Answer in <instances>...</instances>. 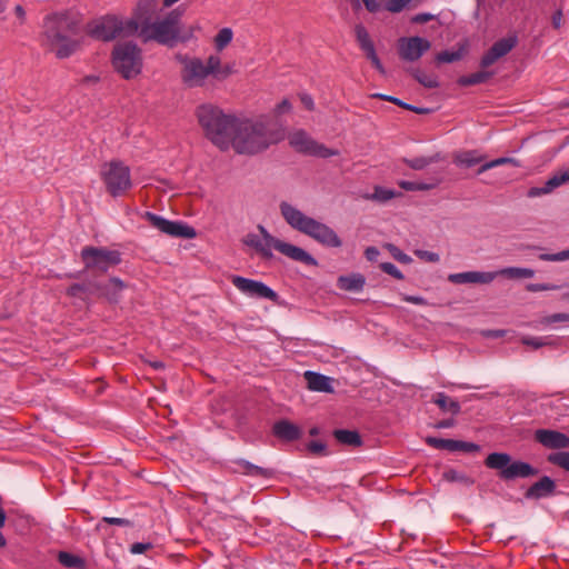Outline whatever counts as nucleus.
Segmentation results:
<instances>
[{
  "mask_svg": "<svg viewBox=\"0 0 569 569\" xmlns=\"http://www.w3.org/2000/svg\"><path fill=\"white\" fill-rule=\"evenodd\" d=\"M196 113L208 139L223 151L232 147L240 154H257L286 136L283 124L268 117L238 119L210 103L198 107Z\"/></svg>",
  "mask_w": 569,
  "mask_h": 569,
  "instance_id": "nucleus-1",
  "label": "nucleus"
},
{
  "mask_svg": "<svg viewBox=\"0 0 569 569\" xmlns=\"http://www.w3.org/2000/svg\"><path fill=\"white\" fill-rule=\"evenodd\" d=\"M152 548V543L150 542H136L131 545L130 552L132 555H140L143 553Z\"/></svg>",
  "mask_w": 569,
  "mask_h": 569,
  "instance_id": "nucleus-53",
  "label": "nucleus"
},
{
  "mask_svg": "<svg viewBox=\"0 0 569 569\" xmlns=\"http://www.w3.org/2000/svg\"><path fill=\"white\" fill-rule=\"evenodd\" d=\"M507 163H511L513 166H519L518 161L513 158H508V157H502V158H498V159H495V160H491V161H488V162H485L479 169H478V174H481L490 169H493L496 167H499V166H502V164H507Z\"/></svg>",
  "mask_w": 569,
  "mask_h": 569,
  "instance_id": "nucleus-41",
  "label": "nucleus"
},
{
  "mask_svg": "<svg viewBox=\"0 0 569 569\" xmlns=\"http://www.w3.org/2000/svg\"><path fill=\"white\" fill-rule=\"evenodd\" d=\"M102 521H104L109 525H114V526H128L129 525V520H127L124 518H117V517H104L102 519Z\"/></svg>",
  "mask_w": 569,
  "mask_h": 569,
  "instance_id": "nucleus-58",
  "label": "nucleus"
},
{
  "mask_svg": "<svg viewBox=\"0 0 569 569\" xmlns=\"http://www.w3.org/2000/svg\"><path fill=\"white\" fill-rule=\"evenodd\" d=\"M561 286L553 283H529L526 289L530 292L559 290Z\"/></svg>",
  "mask_w": 569,
  "mask_h": 569,
  "instance_id": "nucleus-47",
  "label": "nucleus"
},
{
  "mask_svg": "<svg viewBox=\"0 0 569 569\" xmlns=\"http://www.w3.org/2000/svg\"><path fill=\"white\" fill-rule=\"evenodd\" d=\"M547 460L550 463L556 465L565 469L566 471H569V451H559L550 453Z\"/></svg>",
  "mask_w": 569,
  "mask_h": 569,
  "instance_id": "nucleus-39",
  "label": "nucleus"
},
{
  "mask_svg": "<svg viewBox=\"0 0 569 569\" xmlns=\"http://www.w3.org/2000/svg\"><path fill=\"white\" fill-rule=\"evenodd\" d=\"M521 342L526 346L539 349L545 346H553V341L548 337H523Z\"/></svg>",
  "mask_w": 569,
  "mask_h": 569,
  "instance_id": "nucleus-43",
  "label": "nucleus"
},
{
  "mask_svg": "<svg viewBox=\"0 0 569 569\" xmlns=\"http://www.w3.org/2000/svg\"><path fill=\"white\" fill-rule=\"evenodd\" d=\"M453 439H442L436 437H428L426 442L436 449H442L448 451H453Z\"/></svg>",
  "mask_w": 569,
  "mask_h": 569,
  "instance_id": "nucleus-42",
  "label": "nucleus"
},
{
  "mask_svg": "<svg viewBox=\"0 0 569 569\" xmlns=\"http://www.w3.org/2000/svg\"><path fill=\"white\" fill-rule=\"evenodd\" d=\"M289 144L298 152L329 158L337 156L338 151L327 148L315 141L305 130H296L288 136Z\"/></svg>",
  "mask_w": 569,
  "mask_h": 569,
  "instance_id": "nucleus-12",
  "label": "nucleus"
},
{
  "mask_svg": "<svg viewBox=\"0 0 569 569\" xmlns=\"http://www.w3.org/2000/svg\"><path fill=\"white\" fill-rule=\"evenodd\" d=\"M478 450H479V446L473 442H467V441H460V440L453 441V451L473 452V451H478Z\"/></svg>",
  "mask_w": 569,
  "mask_h": 569,
  "instance_id": "nucleus-50",
  "label": "nucleus"
},
{
  "mask_svg": "<svg viewBox=\"0 0 569 569\" xmlns=\"http://www.w3.org/2000/svg\"><path fill=\"white\" fill-rule=\"evenodd\" d=\"M366 286V278L359 272L339 276L337 287L348 292H360Z\"/></svg>",
  "mask_w": 569,
  "mask_h": 569,
  "instance_id": "nucleus-21",
  "label": "nucleus"
},
{
  "mask_svg": "<svg viewBox=\"0 0 569 569\" xmlns=\"http://www.w3.org/2000/svg\"><path fill=\"white\" fill-rule=\"evenodd\" d=\"M183 10L173 9L162 18L144 22L138 30L143 42L156 41L164 46H173L178 41H187V37L180 36V22Z\"/></svg>",
  "mask_w": 569,
  "mask_h": 569,
  "instance_id": "nucleus-6",
  "label": "nucleus"
},
{
  "mask_svg": "<svg viewBox=\"0 0 569 569\" xmlns=\"http://www.w3.org/2000/svg\"><path fill=\"white\" fill-rule=\"evenodd\" d=\"M539 259L542 261H566L569 260V249L557 253H541Z\"/></svg>",
  "mask_w": 569,
  "mask_h": 569,
  "instance_id": "nucleus-45",
  "label": "nucleus"
},
{
  "mask_svg": "<svg viewBox=\"0 0 569 569\" xmlns=\"http://www.w3.org/2000/svg\"><path fill=\"white\" fill-rule=\"evenodd\" d=\"M305 378L308 383V388L312 391H318V392H331L332 391L331 379L327 376H323L321 373H317L313 371H306Z\"/></svg>",
  "mask_w": 569,
  "mask_h": 569,
  "instance_id": "nucleus-23",
  "label": "nucleus"
},
{
  "mask_svg": "<svg viewBox=\"0 0 569 569\" xmlns=\"http://www.w3.org/2000/svg\"><path fill=\"white\" fill-rule=\"evenodd\" d=\"M333 436L340 443L343 445L353 447L361 445V438L355 430L338 429L335 430Z\"/></svg>",
  "mask_w": 569,
  "mask_h": 569,
  "instance_id": "nucleus-30",
  "label": "nucleus"
},
{
  "mask_svg": "<svg viewBox=\"0 0 569 569\" xmlns=\"http://www.w3.org/2000/svg\"><path fill=\"white\" fill-rule=\"evenodd\" d=\"M237 463H238L240 470L243 473L249 475V476L269 477L271 475V472L268 469H264L262 467L252 465V463H250L249 461H246V460H239Z\"/></svg>",
  "mask_w": 569,
  "mask_h": 569,
  "instance_id": "nucleus-35",
  "label": "nucleus"
},
{
  "mask_svg": "<svg viewBox=\"0 0 569 569\" xmlns=\"http://www.w3.org/2000/svg\"><path fill=\"white\" fill-rule=\"evenodd\" d=\"M382 1L383 0H362L369 12H378L382 7Z\"/></svg>",
  "mask_w": 569,
  "mask_h": 569,
  "instance_id": "nucleus-56",
  "label": "nucleus"
},
{
  "mask_svg": "<svg viewBox=\"0 0 569 569\" xmlns=\"http://www.w3.org/2000/svg\"><path fill=\"white\" fill-rule=\"evenodd\" d=\"M86 290L87 288L83 284L76 283L68 288L67 293L70 297L83 298Z\"/></svg>",
  "mask_w": 569,
  "mask_h": 569,
  "instance_id": "nucleus-54",
  "label": "nucleus"
},
{
  "mask_svg": "<svg viewBox=\"0 0 569 569\" xmlns=\"http://www.w3.org/2000/svg\"><path fill=\"white\" fill-rule=\"evenodd\" d=\"M388 249L391 256L401 263H410L412 259L405 252H402L398 247L393 244H388Z\"/></svg>",
  "mask_w": 569,
  "mask_h": 569,
  "instance_id": "nucleus-51",
  "label": "nucleus"
},
{
  "mask_svg": "<svg viewBox=\"0 0 569 569\" xmlns=\"http://www.w3.org/2000/svg\"><path fill=\"white\" fill-rule=\"evenodd\" d=\"M100 179L107 192L113 198L126 194L132 188L131 170L118 159L101 164Z\"/></svg>",
  "mask_w": 569,
  "mask_h": 569,
  "instance_id": "nucleus-8",
  "label": "nucleus"
},
{
  "mask_svg": "<svg viewBox=\"0 0 569 569\" xmlns=\"http://www.w3.org/2000/svg\"><path fill=\"white\" fill-rule=\"evenodd\" d=\"M281 217L293 230L306 234L328 248H339L342 241L328 224L307 216L293 204L282 201L279 206Z\"/></svg>",
  "mask_w": 569,
  "mask_h": 569,
  "instance_id": "nucleus-4",
  "label": "nucleus"
},
{
  "mask_svg": "<svg viewBox=\"0 0 569 569\" xmlns=\"http://www.w3.org/2000/svg\"><path fill=\"white\" fill-rule=\"evenodd\" d=\"M491 72L478 71L468 76H462L458 79V83L462 87L475 86L486 82L490 77Z\"/></svg>",
  "mask_w": 569,
  "mask_h": 569,
  "instance_id": "nucleus-33",
  "label": "nucleus"
},
{
  "mask_svg": "<svg viewBox=\"0 0 569 569\" xmlns=\"http://www.w3.org/2000/svg\"><path fill=\"white\" fill-rule=\"evenodd\" d=\"M435 18L431 13H418L412 18L415 23H426Z\"/></svg>",
  "mask_w": 569,
  "mask_h": 569,
  "instance_id": "nucleus-60",
  "label": "nucleus"
},
{
  "mask_svg": "<svg viewBox=\"0 0 569 569\" xmlns=\"http://www.w3.org/2000/svg\"><path fill=\"white\" fill-rule=\"evenodd\" d=\"M485 157L475 150L461 151L455 156V163L459 167L471 168L480 162Z\"/></svg>",
  "mask_w": 569,
  "mask_h": 569,
  "instance_id": "nucleus-27",
  "label": "nucleus"
},
{
  "mask_svg": "<svg viewBox=\"0 0 569 569\" xmlns=\"http://www.w3.org/2000/svg\"><path fill=\"white\" fill-rule=\"evenodd\" d=\"M498 276H503L509 279H528L535 276V270L530 268L520 267H507L500 270L493 271Z\"/></svg>",
  "mask_w": 569,
  "mask_h": 569,
  "instance_id": "nucleus-28",
  "label": "nucleus"
},
{
  "mask_svg": "<svg viewBox=\"0 0 569 569\" xmlns=\"http://www.w3.org/2000/svg\"><path fill=\"white\" fill-rule=\"evenodd\" d=\"M398 196H400V193L396 192L392 189L376 186L373 189V192L365 194L363 198L367 200H372V201H377L380 203H385Z\"/></svg>",
  "mask_w": 569,
  "mask_h": 569,
  "instance_id": "nucleus-29",
  "label": "nucleus"
},
{
  "mask_svg": "<svg viewBox=\"0 0 569 569\" xmlns=\"http://www.w3.org/2000/svg\"><path fill=\"white\" fill-rule=\"evenodd\" d=\"M486 466L490 469L500 471V477L505 480H512L516 478H529L536 476V470L531 465L523 461L511 462V457L505 452L490 453L485 461Z\"/></svg>",
  "mask_w": 569,
  "mask_h": 569,
  "instance_id": "nucleus-10",
  "label": "nucleus"
},
{
  "mask_svg": "<svg viewBox=\"0 0 569 569\" xmlns=\"http://www.w3.org/2000/svg\"><path fill=\"white\" fill-rule=\"evenodd\" d=\"M231 283L248 298L270 300L274 303L278 302V293L262 281L241 276H232Z\"/></svg>",
  "mask_w": 569,
  "mask_h": 569,
  "instance_id": "nucleus-13",
  "label": "nucleus"
},
{
  "mask_svg": "<svg viewBox=\"0 0 569 569\" xmlns=\"http://www.w3.org/2000/svg\"><path fill=\"white\" fill-rule=\"evenodd\" d=\"M380 269L398 280H402L405 278L403 273L391 262H382L380 264Z\"/></svg>",
  "mask_w": 569,
  "mask_h": 569,
  "instance_id": "nucleus-49",
  "label": "nucleus"
},
{
  "mask_svg": "<svg viewBox=\"0 0 569 569\" xmlns=\"http://www.w3.org/2000/svg\"><path fill=\"white\" fill-rule=\"evenodd\" d=\"M124 287L126 286L122 280L119 278H111L108 283L99 287V291L100 295L106 297L109 301L117 302Z\"/></svg>",
  "mask_w": 569,
  "mask_h": 569,
  "instance_id": "nucleus-26",
  "label": "nucleus"
},
{
  "mask_svg": "<svg viewBox=\"0 0 569 569\" xmlns=\"http://www.w3.org/2000/svg\"><path fill=\"white\" fill-rule=\"evenodd\" d=\"M308 449L310 452H312L315 455H321V453H325L326 446H325V443H322L320 441H311L308 445Z\"/></svg>",
  "mask_w": 569,
  "mask_h": 569,
  "instance_id": "nucleus-57",
  "label": "nucleus"
},
{
  "mask_svg": "<svg viewBox=\"0 0 569 569\" xmlns=\"http://www.w3.org/2000/svg\"><path fill=\"white\" fill-rule=\"evenodd\" d=\"M441 176H435L430 178L428 181H408L400 180L398 182L399 187L407 191H428L437 188L442 182Z\"/></svg>",
  "mask_w": 569,
  "mask_h": 569,
  "instance_id": "nucleus-25",
  "label": "nucleus"
},
{
  "mask_svg": "<svg viewBox=\"0 0 569 569\" xmlns=\"http://www.w3.org/2000/svg\"><path fill=\"white\" fill-rule=\"evenodd\" d=\"M416 256L428 262H438L440 260L438 253L427 250H417Z\"/></svg>",
  "mask_w": 569,
  "mask_h": 569,
  "instance_id": "nucleus-52",
  "label": "nucleus"
},
{
  "mask_svg": "<svg viewBox=\"0 0 569 569\" xmlns=\"http://www.w3.org/2000/svg\"><path fill=\"white\" fill-rule=\"evenodd\" d=\"M142 217L156 229L159 231L171 236V237H180L186 239H192L196 237V230L183 222L170 221L166 218L152 213L150 211H146Z\"/></svg>",
  "mask_w": 569,
  "mask_h": 569,
  "instance_id": "nucleus-14",
  "label": "nucleus"
},
{
  "mask_svg": "<svg viewBox=\"0 0 569 569\" xmlns=\"http://www.w3.org/2000/svg\"><path fill=\"white\" fill-rule=\"evenodd\" d=\"M535 439L549 449L569 448V437L565 433L550 429H538Z\"/></svg>",
  "mask_w": 569,
  "mask_h": 569,
  "instance_id": "nucleus-18",
  "label": "nucleus"
},
{
  "mask_svg": "<svg viewBox=\"0 0 569 569\" xmlns=\"http://www.w3.org/2000/svg\"><path fill=\"white\" fill-rule=\"evenodd\" d=\"M435 403L439 406L443 411H449L451 413H458L460 410V406L456 400L450 399L443 392H438L433 399Z\"/></svg>",
  "mask_w": 569,
  "mask_h": 569,
  "instance_id": "nucleus-34",
  "label": "nucleus"
},
{
  "mask_svg": "<svg viewBox=\"0 0 569 569\" xmlns=\"http://www.w3.org/2000/svg\"><path fill=\"white\" fill-rule=\"evenodd\" d=\"M356 39L362 51L373 46L367 29L362 24H357L355 28Z\"/></svg>",
  "mask_w": 569,
  "mask_h": 569,
  "instance_id": "nucleus-38",
  "label": "nucleus"
},
{
  "mask_svg": "<svg viewBox=\"0 0 569 569\" xmlns=\"http://www.w3.org/2000/svg\"><path fill=\"white\" fill-rule=\"evenodd\" d=\"M440 160H441L440 154L436 153L433 156H428V157L421 156V157H416L412 159H405V162L407 166H409L413 170H422L426 167H428L432 163H436Z\"/></svg>",
  "mask_w": 569,
  "mask_h": 569,
  "instance_id": "nucleus-31",
  "label": "nucleus"
},
{
  "mask_svg": "<svg viewBox=\"0 0 569 569\" xmlns=\"http://www.w3.org/2000/svg\"><path fill=\"white\" fill-rule=\"evenodd\" d=\"M233 39V31L231 28L226 27L218 31L213 38V46L218 52L224 50Z\"/></svg>",
  "mask_w": 569,
  "mask_h": 569,
  "instance_id": "nucleus-32",
  "label": "nucleus"
},
{
  "mask_svg": "<svg viewBox=\"0 0 569 569\" xmlns=\"http://www.w3.org/2000/svg\"><path fill=\"white\" fill-rule=\"evenodd\" d=\"M292 109V106L288 99H283L279 102L274 109L272 110V117L274 119L280 118L282 114L289 113Z\"/></svg>",
  "mask_w": 569,
  "mask_h": 569,
  "instance_id": "nucleus-46",
  "label": "nucleus"
},
{
  "mask_svg": "<svg viewBox=\"0 0 569 569\" xmlns=\"http://www.w3.org/2000/svg\"><path fill=\"white\" fill-rule=\"evenodd\" d=\"M273 433L282 440L293 441L300 438L301 430L295 423L281 420L273 426Z\"/></svg>",
  "mask_w": 569,
  "mask_h": 569,
  "instance_id": "nucleus-24",
  "label": "nucleus"
},
{
  "mask_svg": "<svg viewBox=\"0 0 569 569\" xmlns=\"http://www.w3.org/2000/svg\"><path fill=\"white\" fill-rule=\"evenodd\" d=\"M300 100H301L302 104L306 107V109L313 110L315 102H313V99H312V97L310 94L301 93L300 94Z\"/></svg>",
  "mask_w": 569,
  "mask_h": 569,
  "instance_id": "nucleus-59",
  "label": "nucleus"
},
{
  "mask_svg": "<svg viewBox=\"0 0 569 569\" xmlns=\"http://www.w3.org/2000/svg\"><path fill=\"white\" fill-rule=\"evenodd\" d=\"M111 64L123 79H134L142 72V50L132 41L118 42L111 52Z\"/></svg>",
  "mask_w": 569,
  "mask_h": 569,
  "instance_id": "nucleus-7",
  "label": "nucleus"
},
{
  "mask_svg": "<svg viewBox=\"0 0 569 569\" xmlns=\"http://www.w3.org/2000/svg\"><path fill=\"white\" fill-rule=\"evenodd\" d=\"M395 104L400 106V107H402V108H405V109H408V110H412V111L418 112V113H421V112H422V110H421V109L416 108V107H413V106H411V104H408V103H406V102H403V101L399 100L398 98H396Z\"/></svg>",
  "mask_w": 569,
  "mask_h": 569,
  "instance_id": "nucleus-62",
  "label": "nucleus"
},
{
  "mask_svg": "<svg viewBox=\"0 0 569 569\" xmlns=\"http://www.w3.org/2000/svg\"><path fill=\"white\" fill-rule=\"evenodd\" d=\"M431 48L429 40L421 37H402L398 40V51L401 59L417 61Z\"/></svg>",
  "mask_w": 569,
  "mask_h": 569,
  "instance_id": "nucleus-15",
  "label": "nucleus"
},
{
  "mask_svg": "<svg viewBox=\"0 0 569 569\" xmlns=\"http://www.w3.org/2000/svg\"><path fill=\"white\" fill-rule=\"evenodd\" d=\"M561 321H569V313H553L551 316H547L539 321V325L547 327L553 322Z\"/></svg>",
  "mask_w": 569,
  "mask_h": 569,
  "instance_id": "nucleus-48",
  "label": "nucleus"
},
{
  "mask_svg": "<svg viewBox=\"0 0 569 569\" xmlns=\"http://www.w3.org/2000/svg\"><path fill=\"white\" fill-rule=\"evenodd\" d=\"M380 252L376 247H368L365 251V256L369 261H376Z\"/></svg>",
  "mask_w": 569,
  "mask_h": 569,
  "instance_id": "nucleus-61",
  "label": "nucleus"
},
{
  "mask_svg": "<svg viewBox=\"0 0 569 569\" xmlns=\"http://www.w3.org/2000/svg\"><path fill=\"white\" fill-rule=\"evenodd\" d=\"M365 53L367 56V58L371 61V62H375L376 60H378V56L376 53V50H375V46L368 48L367 50H365Z\"/></svg>",
  "mask_w": 569,
  "mask_h": 569,
  "instance_id": "nucleus-64",
  "label": "nucleus"
},
{
  "mask_svg": "<svg viewBox=\"0 0 569 569\" xmlns=\"http://www.w3.org/2000/svg\"><path fill=\"white\" fill-rule=\"evenodd\" d=\"M88 33L102 41H111L118 37L137 33L134 21L123 20L117 16H104L88 26Z\"/></svg>",
  "mask_w": 569,
  "mask_h": 569,
  "instance_id": "nucleus-9",
  "label": "nucleus"
},
{
  "mask_svg": "<svg viewBox=\"0 0 569 569\" xmlns=\"http://www.w3.org/2000/svg\"><path fill=\"white\" fill-rule=\"evenodd\" d=\"M81 259L86 269H96L102 272L121 262L120 252L107 248L84 247L81 250Z\"/></svg>",
  "mask_w": 569,
  "mask_h": 569,
  "instance_id": "nucleus-11",
  "label": "nucleus"
},
{
  "mask_svg": "<svg viewBox=\"0 0 569 569\" xmlns=\"http://www.w3.org/2000/svg\"><path fill=\"white\" fill-rule=\"evenodd\" d=\"M465 54V48L461 47L458 50H445L436 56V60L439 63H451L459 61Z\"/></svg>",
  "mask_w": 569,
  "mask_h": 569,
  "instance_id": "nucleus-37",
  "label": "nucleus"
},
{
  "mask_svg": "<svg viewBox=\"0 0 569 569\" xmlns=\"http://www.w3.org/2000/svg\"><path fill=\"white\" fill-rule=\"evenodd\" d=\"M555 481L545 476L539 481L535 482L526 492L528 499H540L552 495L555 491Z\"/></svg>",
  "mask_w": 569,
  "mask_h": 569,
  "instance_id": "nucleus-22",
  "label": "nucleus"
},
{
  "mask_svg": "<svg viewBox=\"0 0 569 569\" xmlns=\"http://www.w3.org/2000/svg\"><path fill=\"white\" fill-rule=\"evenodd\" d=\"M259 233L250 232L244 236L243 243L253 248L263 258H271L272 250H277L293 261L302 262L307 266H317V260L305 249L282 241L273 237L263 226H258Z\"/></svg>",
  "mask_w": 569,
  "mask_h": 569,
  "instance_id": "nucleus-5",
  "label": "nucleus"
},
{
  "mask_svg": "<svg viewBox=\"0 0 569 569\" xmlns=\"http://www.w3.org/2000/svg\"><path fill=\"white\" fill-rule=\"evenodd\" d=\"M569 181V168L553 173L542 187H533L528 191V197L535 198L552 192L558 187Z\"/></svg>",
  "mask_w": 569,
  "mask_h": 569,
  "instance_id": "nucleus-19",
  "label": "nucleus"
},
{
  "mask_svg": "<svg viewBox=\"0 0 569 569\" xmlns=\"http://www.w3.org/2000/svg\"><path fill=\"white\" fill-rule=\"evenodd\" d=\"M59 562L67 568H83L84 561L82 558L74 556L70 552L61 551L58 555Z\"/></svg>",
  "mask_w": 569,
  "mask_h": 569,
  "instance_id": "nucleus-36",
  "label": "nucleus"
},
{
  "mask_svg": "<svg viewBox=\"0 0 569 569\" xmlns=\"http://www.w3.org/2000/svg\"><path fill=\"white\" fill-rule=\"evenodd\" d=\"M79 19L69 11L48 14L43 20L42 46L58 59H67L80 49Z\"/></svg>",
  "mask_w": 569,
  "mask_h": 569,
  "instance_id": "nucleus-2",
  "label": "nucleus"
},
{
  "mask_svg": "<svg viewBox=\"0 0 569 569\" xmlns=\"http://www.w3.org/2000/svg\"><path fill=\"white\" fill-rule=\"evenodd\" d=\"M158 10V0H139L129 21H134L137 31L144 22L150 21Z\"/></svg>",
  "mask_w": 569,
  "mask_h": 569,
  "instance_id": "nucleus-20",
  "label": "nucleus"
},
{
  "mask_svg": "<svg viewBox=\"0 0 569 569\" xmlns=\"http://www.w3.org/2000/svg\"><path fill=\"white\" fill-rule=\"evenodd\" d=\"M497 278L493 271H465L450 273L448 280L455 284L479 283L489 284Z\"/></svg>",
  "mask_w": 569,
  "mask_h": 569,
  "instance_id": "nucleus-17",
  "label": "nucleus"
},
{
  "mask_svg": "<svg viewBox=\"0 0 569 569\" xmlns=\"http://www.w3.org/2000/svg\"><path fill=\"white\" fill-rule=\"evenodd\" d=\"M401 299L406 302L413 303L417 306H427L428 301L421 297V296H409V295H401Z\"/></svg>",
  "mask_w": 569,
  "mask_h": 569,
  "instance_id": "nucleus-55",
  "label": "nucleus"
},
{
  "mask_svg": "<svg viewBox=\"0 0 569 569\" xmlns=\"http://www.w3.org/2000/svg\"><path fill=\"white\" fill-rule=\"evenodd\" d=\"M517 36H509L500 39L492 44L488 52L481 59V67L487 68L493 64L497 60L509 53L517 44Z\"/></svg>",
  "mask_w": 569,
  "mask_h": 569,
  "instance_id": "nucleus-16",
  "label": "nucleus"
},
{
  "mask_svg": "<svg viewBox=\"0 0 569 569\" xmlns=\"http://www.w3.org/2000/svg\"><path fill=\"white\" fill-rule=\"evenodd\" d=\"M365 53L367 56V58L371 61V62H375L376 60H378V56L376 53V50H375V46L368 48L367 50H365Z\"/></svg>",
  "mask_w": 569,
  "mask_h": 569,
  "instance_id": "nucleus-63",
  "label": "nucleus"
},
{
  "mask_svg": "<svg viewBox=\"0 0 569 569\" xmlns=\"http://www.w3.org/2000/svg\"><path fill=\"white\" fill-rule=\"evenodd\" d=\"M176 60L181 66V82L190 89L204 87L210 77L217 81H223L234 72L233 66L222 64L217 54H210L204 61L198 57L179 53Z\"/></svg>",
  "mask_w": 569,
  "mask_h": 569,
  "instance_id": "nucleus-3",
  "label": "nucleus"
},
{
  "mask_svg": "<svg viewBox=\"0 0 569 569\" xmlns=\"http://www.w3.org/2000/svg\"><path fill=\"white\" fill-rule=\"evenodd\" d=\"M412 0H388L385 4L386 10L392 13L401 12Z\"/></svg>",
  "mask_w": 569,
  "mask_h": 569,
  "instance_id": "nucleus-44",
  "label": "nucleus"
},
{
  "mask_svg": "<svg viewBox=\"0 0 569 569\" xmlns=\"http://www.w3.org/2000/svg\"><path fill=\"white\" fill-rule=\"evenodd\" d=\"M413 76L416 80L426 88L433 89L439 86L438 79L435 74H428L421 70H416Z\"/></svg>",
  "mask_w": 569,
  "mask_h": 569,
  "instance_id": "nucleus-40",
  "label": "nucleus"
}]
</instances>
